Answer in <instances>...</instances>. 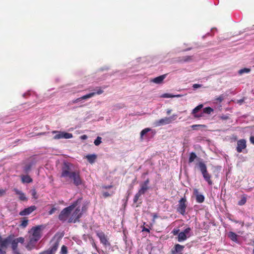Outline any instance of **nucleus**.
Segmentation results:
<instances>
[{"label":"nucleus","instance_id":"obj_23","mask_svg":"<svg viewBox=\"0 0 254 254\" xmlns=\"http://www.w3.org/2000/svg\"><path fill=\"white\" fill-rule=\"evenodd\" d=\"M21 181L23 183H30L33 181L32 179L27 175L21 176Z\"/></svg>","mask_w":254,"mask_h":254},{"label":"nucleus","instance_id":"obj_58","mask_svg":"<svg viewBox=\"0 0 254 254\" xmlns=\"http://www.w3.org/2000/svg\"><path fill=\"white\" fill-rule=\"evenodd\" d=\"M253 253H254V250H253Z\"/></svg>","mask_w":254,"mask_h":254},{"label":"nucleus","instance_id":"obj_1","mask_svg":"<svg viewBox=\"0 0 254 254\" xmlns=\"http://www.w3.org/2000/svg\"><path fill=\"white\" fill-rule=\"evenodd\" d=\"M81 199H78L69 206L64 208L59 215L60 221L75 223L82 215Z\"/></svg>","mask_w":254,"mask_h":254},{"label":"nucleus","instance_id":"obj_14","mask_svg":"<svg viewBox=\"0 0 254 254\" xmlns=\"http://www.w3.org/2000/svg\"><path fill=\"white\" fill-rule=\"evenodd\" d=\"M11 242V236L2 239L0 235V248L5 250Z\"/></svg>","mask_w":254,"mask_h":254},{"label":"nucleus","instance_id":"obj_37","mask_svg":"<svg viewBox=\"0 0 254 254\" xmlns=\"http://www.w3.org/2000/svg\"><path fill=\"white\" fill-rule=\"evenodd\" d=\"M67 253V248L65 246H63L61 248V253L62 254H66Z\"/></svg>","mask_w":254,"mask_h":254},{"label":"nucleus","instance_id":"obj_35","mask_svg":"<svg viewBox=\"0 0 254 254\" xmlns=\"http://www.w3.org/2000/svg\"><path fill=\"white\" fill-rule=\"evenodd\" d=\"M30 192H31V195H32V196H33L34 198L36 199V198H38V196L37 195V192H36V190H35V189H32V190H31V191H30Z\"/></svg>","mask_w":254,"mask_h":254},{"label":"nucleus","instance_id":"obj_16","mask_svg":"<svg viewBox=\"0 0 254 254\" xmlns=\"http://www.w3.org/2000/svg\"><path fill=\"white\" fill-rule=\"evenodd\" d=\"M97 236L99 238L101 243L104 246H107L110 245V243L108 242L107 237L105 235L104 233L102 232H97Z\"/></svg>","mask_w":254,"mask_h":254},{"label":"nucleus","instance_id":"obj_22","mask_svg":"<svg viewBox=\"0 0 254 254\" xmlns=\"http://www.w3.org/2000/svg\"><path fill=\"white\" fill-rule=\"evenodd\" d=\"M166 76V74H163L151 79V81L156 84H161L162 83Z\"/></svg>","mask_w":254,"mask_h":254},{"label":"nucleus","instance_id":"obj_26","mask_svg":"<svg viewBox=\"0 0 254 254\" xmlns=\"http://www.w3.org/2000/svg\"><path fill=\"white\" fill-rule=\"evenodd\" d=\"M16 194L19 195V199L21 200H26V197H25V194L20 190L15 189L14 190Z\"/></svg>","mask_w":254,"mask_h":254},{"label":"nucleus","instance_id":"obj_15","mask_svg":"<svg viewBox=\"0 0 254 254\" xmlns=\"http://www.w3.org/2000/svg\"><path fill=\"white\" fill-rule=\"evenodd\" d=\"M11 242V236L2 239L0 235V248L5 250Z\"/></svg>","mask_w":254,"mask_h":254},{"label":"nucleus","instance_id":"obj_28","mask_svg":"<svg viewBox=\"0 0 254 254\" xmlns=\"http://www.w3.org/2000/svg\"><path fill=\"white\" fill-rule=\"evenodd\" d=\"M34 165V163L31 162L26 164L23 168V171L25 173H28L31 170V167Z\"/></svg>","mask_w":254,"mask_h":254},{"label":"nucleus","instance_id":"obj_19","mask_svg":"<svg viewBox=\"0 0 254 254\" xmlns=\"http://www.w3.org/2000/svg\"><path fill=\"white\" fill-rule=\"evenodd\" d=\"M184 248L185 247L184 246L181 245L180 244H176L175 245L174 249H172L171 251L172 254H182Z\"/></svg>","mask_w":254,"mask_h":254},{"label":"nucleus","instance_id":"obj_36","mask_svg":"<svg viewBox=\"0 0 254 254\" xmlns=\"http://www.w3.org/2000/svg\"><path fill=\"white\" fill-rule=\"evenodd\" d=\"M161 97L166 98H173V94H170V93H165V94H162L161 96Z\"/></svg>","mask_w":254,"mask_h":254},{"label":"nucleus","instance_id":"obj_2","mask_svg":"<svg viewBox=\"0 0 254 254\" xmlns=\"http://www.w3.org/2000/svg\"><path fill=\"white\" fill-rule=\"evenodd\" d=\"M42 228L41 225H38L33 227L29 231L28 241L24 243V247L28 251L38 249L37 243L42 236Z\"/></svg>","mask_w":254,"mask_h":254},{"label":"nucleus","instance_id":"obj_43","mask_svg":"<svg viewBox=\"0 0 254 254\" xmlns=\"http://www.w3.org/2000/svg\"><path fill=\"white\" fill-rule=\"evenodd\" d=\"M216 100L221 102L223 100V98L222 96H219V97L217 98Z\"/></svg>","mask_w":254,"mask_h":254},{"label":"nucleus","instance_id":"obj_52","mask_svg":"<svg viewBox=\"0 0 254 254\" xmlns=\"http://www.w3.org/2000/svg\"><path fill=\"white\" fill-rule=\"evenodd\" d=\"M103 195L105 197H107L110 195V194L108 192H104Z\"/></svg>","mask_w":254,"mask_h":254},{"label":"nucleus","instance_id":"obj_7","mask_svg":"<svg viewBox=\"0 0 254 254\" xmlns=\"http://www.w3.org/2000/svg\"><path fill=\"white\" fill-rule=\"evenodd\" d=\"M149 183V179H147L146 181L144 182L143 183H142L140 185V189L136 193L134 198H133V202L137 203L139 197L143 194L149 189L148 186Z\"/></svg>","mask_w":254,"mask_h":254},{"label":"nucleus","instance_id":"obj_39","mask_svg":"<svg viewBox=\"0 0 254 254\" xmlns=\"http://www.w3.org/2000/svg\"><path fill=\"white\" fill-rule=\"evenodd\" d=\"M202 85L201 84H194L193 85H192V87L194 89H197L198 88H200V87H202Z\"/></svg>","mask_w":254,"mask_h":254},{"label":"nucleus","instance_id":"obj_17","mask_svg":"<svg viewBox=\"0 0 254 254\" xmlns=\"http://www.w3.org/2000/svg\"><path fill=\"white\" fill-rule=\"evenodd\" d=\"M36 207L34 205L31 206L28 208H25L19 212V215L21 216H26L29 215L33 211L36 210Z\"/></svg>","mask_w":254,"mask_h":254},{"label":"nucleus","instance_id":"obj_20","mask_svg":"<svg viewBox=\"0 0 254 254\" xmlns=\"http://www.w3.org/2000/svg\"><path fill=\"white\" fill-rule=\"evenodd\" d=\"M203 105L202 104H200L193 109L191 114L193 115L194 117L196 118H199L203 116L202 113H201L200 114H197V113H198L199 111H200Z\"/></svg>","mask_w":254,"mask_h":254},{"label":"nucleus","instance_id":"obj_42","mask_svg":"<svg viewBox=\"0 0 254 254\" xmlns=\"http://www.w3.org/2000/svg\"><path fill=\"white\" fill-rule=\"evenodd\" d=\"M5 193V190L3 189H0V196L3 195Z\"/></svg>","mask_w":254,"mask_h":254},{"label":"nucleus","instance_id":"obj_25","mask_svg":"<svg viewBox=\"0 0 254 254\" xmlns=\"http://www.w3.org/2000/svg\"><path fill=\"white\" fill-rule=\"evenodd\" d=\"M86 158L90 163L93 164L95 162L97 158V156L95 154L87 155L86 156Z\"/></svg>","mask_w":254,"mask_h":254},{"label":"nucleus","instance_id":"obj_51","mask_svg":"<svg viewBox=\"0 0 254 254\" xmlns=\"http://www.w3.org/2000/svg\"><path fill=\"white\" fill-rule=\"evenodd\" d=\"M172 112V110L171 109H167V111H166V113L167 115H169L171 114V113Z\"/></svg>","mask_w":254,"mask_h":254},{"label":"nucleus","instance_id":"obj_56","mask_svg":"<svg viewBox=\"0 0 254 254\" xmlns=\"http://www.w3.org/2000/svg\"><path fill=\"white\" fill-rule=\"evenodd\" d=\"M189 58H190L188 57V58L187 59L185 60V61H188L189 60V59H188Z\"/></svg>","mask_w":254,"mask_h":254},{"label":"nucleus","instance_id":"obj_57","mask_svg":"<svg viewBox=\"0 0 254 254\" xmlns=\"http://www.w3.org/2000/svg\"><path fill=\"white\" fill-rule=\"evenodd\" d=\"M243 102V100H241V101H240V103H241V102Z\"/></svg>","mask_w":254,"mask_h":254},{"label":"nucleus","instance_id":"obj_8","mask_svg":"<svg viewBox=\"0 0 254 254\" xmlns=\"http://www.w3.org/2000/svg\"><path fill=\"white\" fill-rule=\"evenodd\" d=\"M156 133L154 129L150 128H145L143 129L140 132V138L141 140L144 139H149L152 138Z\"/></svg>","mask_w":254,"mask_h":254},{"label":"nucleus","instance_id":"obj_11","mask_svg":"<svg viewBox=\"0 0 254 254\" xmlns=\"http://www.w3.org/2000/svg\"><path fill=\"white\" fill-rule=\"evenodd\" d=\"M190 231L191 229L188 227L185 229L184 231L179 233L178 236V242H182L185 241L187 238L190 237L191 236Z\"/></svg>","mask_w":254,"mask_h":254},{"label":"nucleus","instance_id":"obj_48","mask_svg":"<svg viewBox=\"0 0 254 254\" xmlns=\"http://www.w3.org/2000/svg\"><path fill=\"white\" fill-rule=\"evenodd\" d=\"M250 141L252 144H254V136H251L250 137Z\"/></svg>","mask_w":254,"mask_h":254},{"label":"nucleus","instance_id":"obj_33","mask_svg":"<svg viewBox=\"0 0 254 254\" xmlns=\"http://www.w3.org/2000/svg\"><path fill=\"white\" fill-rule=\"evenodd\" d=\"M102 138L100 136H98L96 139L94 140V143L96 146L99 145L102 142Z\"/></svg>","mask_w":254,"mask_h":254},{"label":"nucleus","instance_id":"obj_47","mask_svg":"<svg viewBox=\"0 0 254 254\" xmlns=\"http://www.w3.org/2000/svg\"><path fill=\"white\" fill-rule=\"evenodd\" d=\"M0 254H5V250L0 248Z\"/></svg>","mask_w":254,"mask_h":254},{"label":"nucleus","instance_id":"obj_21","mask_svg":"<svg viewBox=\"0 0 254 254\" xmlns=\"http://www.w3.org/2000/svg\"><path fill=\"white\" fill-rule=\"evenodd\" d=\"M194 194L196 196V200L198 203H202L204 200V196L203 194H200L198 190H194Z\"/></svg>","mask_w":254,"mask_h":254},{"label":"nucleus","instance_id":"obj_38","mask_svg":"<svg viewBox=\"0 0 254 254\" xmlns=\"http://www.w3.org/2000/svg\"><path fill=\"white\" fill-rule=\"evenodd\" d=\"M15 239L16 241L18 242V243L23 244L24 242V238L23 237H18L17 238H16Z\"/></svg>","mask_w":254,"mask_h":254},{"label":"nucleus","instance_id":"obj_54","mask_svg":"<svg viewBox=\"0 0 254 254\" xmlns=\"http://www.w3.org/2000/svg\"><path fill=\"white\" fill-rule=\"evenodd\" d=\"M142 231H146V232H149V230L148 229L145 228H143Z\"/></svg>","mask_w":254,"mask_h":254},{"label":"nucleus","instance_id":"obj_5","mask_svg":"<svg viewBox=\"0 0 254 254\" xmlns=\"http://www.w3.org/2000/svg\"><path fill=\"white\" fill-rule=\"evenodd\" d=\"M197 166L200 171L204 179L209 185H211L212 184V182L210 179L211 176L207 172V167L205 164L204 162L200 161L197 164Z\"/></svg>","mask_w":254,"mask_h":254},{"label":"nucleus","instance_id":"obj_10","mask_svg":"<svg viewBox=\"0 0 254 254\" xmlns=\"http://www.w3.org/2000/svg\"><path fill=\"white\" fill-rule=\"evenodd\" d=\"M187 206V199L185 197L182 198L179 201L177 205V211L181 214L184 215L186 213V210Z\"/></svg>","mask_w":254,"mask_h":254},{"label":"nucleus","instance_id":"obj_9","mask_svg":"<svg viewBox=\"0 0 254 254\" xmlns=\"http://www.w3.org/2000/svg\"><path fill=\"white\" fill-rule=\"evenodd\" d=\"M103 92V90L99 88V89H97L96 92H91L89 94H87L84 95L80 98H78L76 99L73 100L72 102L73 103H76L82 101L83 100H86V99L92 98L96 94H98V95L101 94Z\"/></svg>","mask_w":254,"mask_h":254},{"label":"nucleus","instance_id":"obj_31","mask_svg":"<svg viewBox=\"0 0 254 254\" xmlns=\"http://www.w3.org/2000/svg\"><path fill=\"white\" fill-rule=\"evenodd\" d=\"M213 111V109L210 107H206L203 109V113L207 114H210Z\"/></svg>","mask_w":254,"mask_h":254},{"label":"nucleus","instance_id":"obj_27","mask_svg":"<svg viewBox=\"0 0 254 254\" xmlns=\"http://www.w3.org/2000/svg\"><path fill=\"white\" fill-rule=\"evenodd\" d=\"M18 242L16 241L15 239H13V237L11 236V242L10 244H11V248L12 250H15L17 249Z\"/></svg>","mask_w":254,"mask_h":254},{"label":"nucleus","instance_id":"obj_24","mask_svg":"<svg viewBox=\"0 0 254 254\" xmlns=\"http://www.w3.org/2000/svg\"><path fill=\"white\" fill-rule=\"evenodd\" d=\"M229 238L235 242H238V235L233 232H230L228 234Z\"/></svg>","mask_w":254,"mask_h":254},{"label":"nucleus","instance_id":"obj_45","mask_svg":"<svg viewBox=\"0 0 254 254\" xmlns=\"http://www.w3.org/2000/svg\"><path fill=\"white\" fill-rule=\"evenodd\" d=\"M200 126H202V125H192L191 126V128H193V129H195L196 127H200Z\"/></svg>","mask_w":254,"mask_h":254},{"label":"nucleus","instance_id":"obj_55","mask_svg":"<svg viewBox=\"0 0 254 254\" xmlns=\"http://www.w3.org/2000/svg\"><path fill=\"white\" fill-rule=\"evenodd\" d=\"M45 133H46L45 132H42V133H41L40 134L43 135V134H45Z\"/></svg>","mask_w":254,"mask_h":254},{"label":"nucleus","instance_id":"obj_4","mask_svg":"<svg viewBox=\"0 0 254 254\" xmlns=\"http://www.w3.org/2000/svg\"><path fill=\"white\" fill-rule=\"evenodd\" d=\"M62 237V235L56 234L51 241L50 248L47 250L41 252L39 254H55Z\"/></svg>","mask_w":254,"mask_h":254},{"label":"nucleus","instance_id":"obj_41","mask_svg":"<svg viewBox=\"0 0 254 254\" xmlns=\"http://www.w3.org/2000/svg\"><path fill=\"white\" fill-rule=\"evenodd\" d=\"M80 139L82 140H85L87 138V136L86 135H82L80 137Z\"/></svg>","mask_w":254,"mask_h":254},{"label":"nucleus","instance_id":"obj_49","mask_svg":"<svg viewBox=\"0 0 254 254\" xmlns=\"http://www.w3.org/2000/svg\"><path fill=\"white\" fill-rule=\"evenodd\" d=\"M182 95H181V94H176V95H174L173 94V98L174 97H182Z\"/></svg>","mask_w":254,"mask_h":254},{"label":"nucleus","instance_id":"obj_18","mask_svg":"<svg viewBox=\"0 0 254 254\" xmlns=\"http://www.w3.org/2000/svg\"><path fill=\"white\" fill-rule=\"evenodd\" d=\"M246 147V141L245 139H240L237 142V146L236 148L238 152L240 153L243 149Z\"/></svg>","mask_w":254,"mask_h":254},{"label":"nucleus","instance_id":"obj_53","mask_svg":"<svg viewBox=\"0 0 254 254\" xmlns=\"http://www.w3.org/2000/svg\"><path fill=\"white\" fill-rule=\"evenodd\" d=\"M29 93H30V92H29V91H28L27 92L24 93V94H23V97H25L27 95H28V94L29 95Z\"/></svg>","mask_w":254,"mask_h":254},{"label":"nucleus","instance_id":"obj_3","mask_svg":"<svg viewBox=\"0 0 254 254\" xmlns=\"http://www.w3.org/2000/svg\"><path fill=\"white\" fill-rule=\"evenodd\" d=\"M61 176L64 178L68 177L71 179L73 184L77 186L82 184V180L78 171L70 172L68 169L64 168L62 170Z\"/></svg>","mask_w":254,"mask_h":254},{"label":"nucleus","instance_id":"obj_34","mask_svg":"<svg viewBox=\"0 0 254 254\" xmlns=\"http://www.w3.org/2000/svg\"><path fill=\"white\" fill-rule=\"evenodd\" d=\"M246 201H247L246 197H243L241 199V200L239 201L238 204L239 205H244V204H245L246 203Z\"/></svg>","mask_w":254,"mask_h":254},{"label":"nucleus","instance_id":"obj_6","mask_svg":"<svg viewBox=\"0 0 254 254\" xmlns=\"http://www.w3.org/2000/svg\"><path fill=\"white\" fill-rule=\"evenodd\" d=\"M177 117L178 115L177 114H173L169 117L161 119L155 122V126L159 127L171 124L177 119Z\"/></svg>","mask_w":254,"mask_h":254},{"label":"nucleus","instance_id":"obj_50","mask_svg":"<svg viewBox=\"0 0 254 254\" xmlns=\"http://www.w3.org/2000/svg\"><path fill=\"white\" fill-rule=\"evenodd\" d=\"M14 254H21L17 249L13 250Z\"/></svg>","mask_w":254,"mask_h":254},{"label":"nucleus","instance_id":"obj_30","mask_svg":"<svg viewBox=\"0 0 254 254\" xmlns=\"http://www.w3.org/2000/svg\"><path fill=\"white\" fill-rule=\"evenodd\" d=\"M28 224V220L24 218L22 221L20 225V226L23 228L27 227Z\"/></svg>","mask_w":254,"mask_h":254},{"label":"nucleus","instance_id":"obj_29","mask_svg":"<svg viewBox=\"0 0 254 254\" xmlns=\"http://www.w3.org/2000/svg\"><path fill=\"white\" fill-rule=\"evenodd\" d=\"M197 157L196 154L194 152H191L190 154L189 162V163H192L194 159Z\"/></svg>","mask_w":254,"mask_h":254},{"label":"nucleus","instance_id":"obj_32","mask_svg":"<svg viewBox=\"0 0 254 254\" xmlns=\"http://www.w3.org/2000/svg\"><path fill=\"white\" fill-rule=\"evenodd\" d=\"M250 71V69L248 68H244L239 70L238 73L240 74H242L244 73H249Z\"/></svg>","mask_w":254,"mask_h":254},{"label":"nucleus","instance_id":"obj_40","mask_svg":"<svg viewBox=\"0 0 254 254\" xmlns=\"http://www.w3.org/2000/svg\"><path fill=\"white\" fill-rule=\"evenodd\" d=\"M57 210V208H55V207H53L49 211V214L50 215H52L54 213H55L56 212V211Z\"/></svg>","mask_w":254,"mask_h":254},{"label":"nucleus","instance_id":"obj_46","mask_svg":"<svg viewBox=\"0 0 254 254\" xmlns=\"http://www.w3.org/2000/svg\"><path fill=\"white\" fill-rule=\"evenodd\" d=\"M158 217V216L157 215V214L156 213H154L153 214V221L154 222L155 221V219Z\"/></svg>","mask_w":254,"mask_h":254},{"label":"nucleus","instance_id":"obj_13","mask_svg":"<svg viewBox=\"0 0 254 254\" xmlns=\"http://www.w3.org/2000/svg\"><path fill=\"white\" fill-rule=\"evenodd\" d=\"M11 242V236L2 239L0 235V248L5 250Z\"/></svg>","mask_w":254,"mask_h":254},{"label":"nucleus","instance_id":"obj_12","mask_svg":"<svg viewBox=\"0 0 254 254\" xmlns=\"http://www.w3.org/2000/svg\"><path fill=\"white\" fill-rule=\"evenodd\" d=\"M52 133L55 134V135L53 137L55 139L62 138L69 139L71 138L73 136L71 133L64 131H53Z\"/></svg>","mask_w":254,"mask_h":254},{"label":"nucleus","instance_id":"obj_44","mask_svg":"<svg viewBox=\"0 0 254 254\" xmlns=\"http://www.w3.org/2000/svg\"><path fill=\"white\" fill-rule=\"evenodd\" d=\"M179 231V230H174L173 231V234L174 235H178Z\"/></svg>","mask_w":254,"mask_h":254}]
</instances>
